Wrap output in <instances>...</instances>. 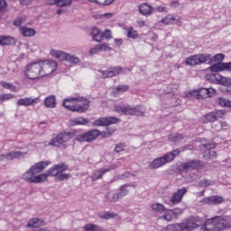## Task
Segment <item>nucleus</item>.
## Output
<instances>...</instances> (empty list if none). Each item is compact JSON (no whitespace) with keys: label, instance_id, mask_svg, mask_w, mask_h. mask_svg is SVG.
<instances>
[{"label":"nucleus","instance_id":"12","mask_svg":"<svg viewBox=\"0 0 231 231\" xmlns=\"http://www.w3.org/2000/svg\"><path fill=\"white\" fill-rule=\"evenodd\" d=\"M181 224L184 231H192L201 226V219L199 217H189L186 222Z\"/></svg>","mask_w":231,"mask_h":231},{"label":"nucleus","instance_id":"20","mask_svg":"<svg viewBox=\"0 0 231 231\" xmlns=\"http://www.w3.org/2000/svg\"><path fill=\"white\" fill-rule=\"evenodd\" d=\"M164 212L165 213L161 217V219H164V221H172V219H176L180 214L183 213L181 209H170Z\"/></svg>","mask_w":231,"mask_h":231},{"label":"nucleus","instance_id":"22","mask_svg":"<svg viewBox=\"0 0 231 231\" xmlns=\"http://www.w3.org/2000/svg\"><path fill=\"white\" fill-rule=\"evenodd\" d=\"M218 227H220V231L226 230V228L231 227V217L230 216H224V217H217Z\"/></svg>","mask_w":231,"mask_h":231},{"label":"nucleus","instance_id":"15","mask_svg":"<svg viewBox=\"0 0 231 231\" xmlns=\"http://www.w3.org/2000/svg\"><path fill=\"white\" fill-rule=\"evenodd\" d=\"M113 124H118V118L116 117H100L93 122L95 127H102L106 125H111Z\"/></svg>","mask_w":231,"mask_h":231},{"label":"nucleus","instance_id":"6","mask_svg":"<svg viewBox=\"0 0 231 231\" xmlns=\"http://www.w3.org/2000/svg\"><path fill=\"white\" fill-rule=\"evenodd\" d=\"M212 55L208 53H199L188 57L185 60L187 66H201L205 64L208 60H213Z\"/></svg>","mask_w":231,"mask_h":231},{"label":"nucleus","instance_id":"50","mask_svg":"<svg viewBox=\"0 0 231 231\" xmlns=\"http://www.w3.org/2000/svg\"><path fill=\"white\" fill-rule=\"evenodd\" d=\"M199 187L205 188V187H212L214 185V182L210 180L203 179L199 182Z\"/></svg>","mask_w":231,"mask_h":231},{"label":"nucleus","instance_id":"3","mask_svg":"<svg viewBox=\"0 0 231 231\" xmlns=\"http://www.w3.org/2000/svg\"><path fill=\"white\" fill-rule=\"evenodd\" d=\"M113 133H115V130L100 132L99 130L93 129L85 134L77 135L76 140L77 142H93V140H97L100 134L103 138H109L113 135Z\"/></svg>","mask_w":231,"mask_h":231},{"label":"nucleus","instance_id":"28","mask_svg":"<svg viewBox=\"0 0 231 231\" xmlns=\"http://www.w3.org/2000/svg\"><path fill=\"white\" fill-rule=\"evenodd\" d=\"M180 21H181V18L179 15L168 14L162 18L161 23L162 24H174V23H180Z\"/></svg>","mask_w":231,"mask_h":231},{"label":"nucleus","instance_id":"2","mask_svg":"<svg viewBox=\"0 0 231 231\" xmlns=\"http://www.w3.org/2000/svg\"><path fill=\"white\" fill-rule=\"evenodd\" d=\"M180 154V149H175L161 157H157L150 162L149 167L152 170L162 169V167H165L167 163H171V162H174V158Z\"/></svg>","mask_w":231,"mask_h":231},{"label":"nucleus","instance_id":"9","mask_svg":"<svg viewBox=\"0 0 231 231\" xmlns=\"http://www.w3.org/2000/svg\"><path fill=\"white\" fill-rule=\"evenodd\" d=\"M41 65V69H42V75L43 77H48V75H51L55 69H57V62L54 60H43V61H39Z\"/></svg>","mask_w":231,"mask_h":231},{"label":"nucleus","instance_id":"5","mask_svg":"<svg viewBox=\"0 0 231 231\" xmlns=\"http://www.w3.org/2000/svg\"><path fill=\"white\" fill-rule=\"evenodd\" d=\"M24 76L29 80H37V79H41L44 77V74L42 72L41 65L39 61H35L28 64L25 67Z\"/></svg>","mask_w":231,"mask_h":231},{"label":"nucleus","instance_id":"44","mask_svg":"<svg viewBox=\"0 0 231 231\" xmlns=\"http://www.w3.org/2000/svg\"><path fill=\"white\" fill-rule=\"evenodd\" d=\"M0 86L4 88V89H9L10 91H13V93H17L18 89L17 87H15L14 84L6 82V81H1Z\"/></svg>","mask_w":231,"mask_h":231},{"label":"nucleus","instance_id":"18","mask_svg":"<svg viewBox=\"0 0 231 231\" xmlns=\"http://www.w3.org/2000/svg\"><path fill=\"white\" fill-rule=\"evenodd\" d=\"M225 201L222 196L215 195L201 199L202 205H221Z\"/></svg>","mask_w":231,"mask_h":231},{"label":"nucleus","instance_id":"14","mask_svg":"<svg viewBox=\"0 0 231 231\" xmlns=\"http://www.w3.org/2000/svg\"><path fill=\"white\" fill-rule=\"evenodd\" d=\"M116 169V165L113 164L108 168H101L93 171V174L90 176L92 181H97V180H102L104 174L106 172H111V171H115Z\"/></svg>","mask_w":231,"mask_h":231},{"label":"nucleus","instance_id":"19","mask_svg":"<svg viewBox=\"0 0 231 231\" xmlns=\"http://www.w3.org/2000/svg\"><path fill=\"white\" fill-rule=\"evenodd\" d=\"M22 156H24L23 152L13 151L7 153L0 154V162H8L10 160H17Z\"/></svg>","mask_w":231,"mask_h":231},{"label":"nucleus","instance_id":"43","mask_svg":"<svg viewBox=\"0 0 231 231\" xmlns=\"http://www.w3.org/2000/svg\"><path fill=\"white\" fill-rule=\"evenodd\" d=\"M48 173H42L40 175H36L32 180V183H44V181L48 180Z\"/></svg>","mask_w":231,"mask_h":231},{"label":"nucleus","instance_id":"45","mask_svg":"<svg viewBox=\"0 0 231 231\" xmlns=\"http://www.w3.org/2000/svg\"><path fill=\"white\" fill-rule=\"evenodd\" d=\"M212 73H217L218 71H225V63H217L209 67Z\"/></svg>","mask_w":231,"mask_h":231},{"label":"nucleus","instance_id":"37","mask_svg":"<svg viewBox=\"0 0 231 231\" xmlns=\"http://www.w3.org/2000/svg\"><path fill=\"white\" fill-rule=\"evenodd\" d=\"M83 228L86 231H107L104 227L95 224H86Z\"/></svg>","mask_w":231,"mask_h":231},{"label":"nucleus","instance_id":"31","mask_svg":"<svg viewBox=\"0 0 231 231\" xmlns=\"http://www.w3.org/2000/svg\"><path fill=\"white\" fill-rule=\"evenodd\" d=\"M50 55L51 57H54V59H58L59 60H66L68 57V53L64 52L62 51H57V50H51Z\"/></svg>","mask_w":231,"mask_h":231},{"label":"nucleus","instance_id":"7","mask_svg":"<svg viewBox=\"0 0 231 231\" xmlns=\"http://www.w3.org/2000/svg\"><path fill=\"white\" fill-rule=\"evenodd\" d=\"M73 134H71V132H61L58 134L56 137L51 140L49 145H51L52 147H62L63 149H66L68 147L66 143L69 142Z\"/></svg>","mask_w":231,"mask_h":231},{"label":"nucleus","instance_id":"46","mask_svg":"<svg viewBox=\"0 0 231 231\" xmlns=\"http://www.w3.org/2000/svg\"><path fill=\"white\" fill-rule=\"evenodd\" d=\"M151 208H152L155 212H159L160 214H163V212L167 210L163 204H160L158 202L152 204Z\"/></svg>","mask_w":231,"mask_h":231},{"label":"nucleus","instance_id":"53","mask_svg":"<svg viewBox=\"0 0 231 231\" xmlns=\"http://www.w3.org/2000/svg\"><path fill=\"white\" fill-rule=\"evenodd\" d=\"M14 94H0V102H6V100H12Z\"/></svg>","mask_w":231,"mask_h":231},{"label":"nucleus","instance_id":"10","mask_svg":"<svg viewBox=\"0 0 231 231\" xmlns=\"http://www.w3.org/2000/svg\"><path fill=\"white\" fill-rule=\"evenodd\" d=\"M205 167V162L200 160H189L182 164V171H200Z\"/></svg>","mask_w":231,"mask_h":231},{"label":"nucleus","instance_id":"56","mask_svg":"<svg viewBox=\"0 0 231 231\" xmlns=\"http://www.w3.org/2000/svg\"><path fill=\"white\" fill-rule=\"evenodd\" d=\"M69 173H60L57 177L56 180L58 181H64V180H69Z\"/></svg>","mask_w":231,"mask_h":231},{"label":"nucleus","instance_id":"35","mask_svg":"<svg viewBox=\"0 0 231 231\" xmlns=\"http://www.w3.org/2000/svg\"><path fill=\"white\" fill-rule=\"evenodd\" d=\"M183 138H185V136L181 134H171L168 136L169 142L172 143H180Z\"/></svg>","mask_w":231,"mask_h":231},{"label":"nucleus","instance_id":"23","mask_svg":"<svg viewBox=\"0 0 231 231\" xmlns=\"http://www.w3.org/2000/svg\"><path fill=\"white\" fill-rule=\"evenodd\" d=\"M41 226H46V222L39 217H32L26 224L27 228H41Z\"/></svg>","mask_w":231,"mask_h":231},{"label":"nucleus","instance_id":"48","mask_svg":"<svg viewBox=\"0 0 231 231\" xmlns=\"http://www.w3.org/2000/svg\"><path fill=\"white\" fill-rule=\"evenodd\" d=\"M65 60L69 64H79V62H80V59H79V57L69 53L67 54V59Z\"/></svg>","mask_w":231,"mask_h":231},{"label":"nucleus","instance_id":"64","mask_svg":"<svg viewBox=\"0 0 231 231\" xmlns=\"http://www.w3.org/2000/svg\"><path fill=\"white\" fill-rule=\"evenodd\" d=\"M224 71H231V61L224 62Z\"/></svg>","mask_w":231,"mask_h":231},{"label":"nucleus","instance_id":"13","mask_svg":"<svg viewBox=\"0 0 231 231\" xmlns=\"http://www.w3.org/2000/svg\"><path fill=\"white\" fill-rule=\"evenodd\" d=\"M206 80L209 82H220L223 86H231V79L230 78H223L219 73H210L206 75Z\"/></svg>","mask_w":231,"mask_h":231},{"label":"nucleus","instance_id":"60","mask_svg":"<svg viewBox=\"0 0 231 231\" xmlns=\"http://www.w3.org/2000/svg\"><path fill=\"white\" fill-rule=\"evenodd\" d=\"M24 23V19L23 17H18L14 21V26H21Z\"/></svg>","mask_w":231,"mask_h":231},{"label":"nucleus","instance_id":"49","mask_svg":"<svg viewBox=\"0 0 231 231\" xmlns=\"http://www.w3.org/2000/svg\"><path fill=\"white\" fill-rule=\"evenodd\" d=\"M218 106L221 107H231V101L223 97H218L217 99Z\"/></svg>","mask_w":231,"mask_h":231},{"label":"nucleus","instance_id":"29","mask_svg":"<svg viewBox=\"0 0 231 231\" xmlns=\"http://www.w3.org/2000/svg\"><path fill=\"white\" fill-rule=\"evenodd\" d=\"M120 199L117 191L110 190L105 195V201H109L110 203H116Z\"/></svg>","mask_w":231,"mask_h":231},{"label":"nucleus","instance_id":"17","mask_svg":"<svg viewBox=\"0 0 231 231\" xmlns=\"http://www.w3.org/2000/svg\"><path fill=\"white\" fill-rule=\"evenodd\" d=\"M68 171V166L64 163H59L50 168L47 171V176H59V174H62V172H66Z\"/></svg>","mask_w":231,"mask_h":231},{"label":"nucleus","instance_id":"11","mask_svg":"<svg viewBox=\"0 0 231 231\" xmlns=\"http://www.w3.org/2000/svg\"><path fill=\"white\" fill-rule=\"evenodd\" d=\"M200 226L203 231H220L217 217L207 219Z\"/></svg>","mask_w":231,"mask_h":231},{"label":"nucleus","instance_id":"34","mask_svg":"<svg viewBox=\"0 0 231 231\" xmlns=\"http://www.w3.org/2000/svg\"><path fill=\"white\" fill-rule=\"evenodd\" d=\"M127 187H131L130 184H125L122 185L119 189L116 190L117 196H119V199H122V198H125V196H127L129 194V189H127Z\"/></svg>","mask_w":231,"mask_h":231},{"label":"nucleus","instance_id":"36","mask_svg":"<svg viewBox=\"0 0 231 231\" xmlns=\"http://www.w3.org/2000/svg\"><path fill=\"white\" fill-rule=\"evenodd\" d=\"M70 125H86L88 119L84 117H75L69 120Z\"/></svg>","mask_w":231,"mask_h":231},{"label":"nucleus","instance_id":"8","mask_svg":"<svg viewBox=\"0 0 231 231\" xmlns=\"http://www.w3.org/2000/svg\"><path fill=\"white\" fill-rule=\"evenodd\" d=\"M189 192V189L183 187L177 191H175L170 200L167 202V200H164V203L167 205H170L171 207H174V205H178L179 203H181L183 200V196H185Z\"/></svg>","mask_w":231,"mask_h":231},{"label":"nucleus","instance_id":"58","mask_svg":"<svg viewBox=\"0 0 231 231\" xmlns=\"http://www.w3.org/2000/svg\"><path fill=\"white\" fill-rule=\"evenodd\" d=\"M115 2V0H97L98 5H102V6H108Z\"/></svg>","mask_w":231,"mask_h":231},{"label":"nucleus","instance_id":"51","mask_svg":"<svg viewBox=\"0 0 231 231\" xmlns=\"http://www.w3.org/2000/svg\"><path fill=\"white\" fill-rule=\"evenodd\" d=\"M127 37L129 39H136V37H138V32L133 27H130L127 30Z\"/></svg>","mask_w":231,"mask_h":231},{"label":"nucleus","instance_id":"27","mask_svg":"<svg viewBox=\"0 0 231 231\" xmlns=\"http://www.w3.org/2000/svg\"><path fill=\"white\" fill-rule=\"evenodd\" d=\"M138 8L142 15H152V14H154V7L151 6L147 3L140 5Z\"/></svg>","mask_w":231,"mask_h":231},{"label":"nucleus","instance_id":"39","mask_svg":"<svg viewBox=\"0 0 231 231\" xmlns=\"http://www.w3.org/2000/svg\"><path fill=\"white\" fill-rule=\"evenodd\" d=\"M125 91H129V85H119L113 89L114 95H122Z\"/></svg>","mask_w":231,"mask_h":231},{"label":"nucleus","instance_id":"63","mask_svg":"<svg viewBox=\"0 0 231 231\" xmlns=\"http://www.w3.org/2000/svg\"><path fill=\"white\" fill-rule=\"evenodd\" d=\"M223 59H225V55L218 53L216 54L215 56H213V60H217V62H221V60H223Z\"/></svg>","mask_w":231,"mask_h":231},{"label":"nucleus","instance_id":"47","mask_svg":"<svg viewBox=\"0 0 231 231\" xmlns=\"http://www.w3.org/2000/svg\"><path fill=\"white\" fill-rule=\"evenodd\" d=\"M97 216L100 219H113V217H116V214L106 211L99 212Z\"/></svg>","mask_w":231,"mask_h":231},{"label":"nucleus","instance_id":"32","mask_svg":"<svg viewBox=\"0 0 231 231\" xmlns=\"http://www.w3.org/2000/svg\"><path fill=\"white\" fill-rule=\"evenodd\" d=\"M90 35L96 42H102V32L98 27H93Z\"/></svg>","mask_w":231,"mask_h":231},{"label":"nucleus","instance_id":"42","mask_svg":"<svg viewBox=\"0 0 231 231\" xmlns=\"http://www.w3.org/2000/svg\"><path fill=\"white\" fill-rule=\"evenodd\" d=\"M165 231H184L183 225L180 224H171L165 227Z\"/></svg>","mask_w":231,"mask_h":231},{"label":"nucleus","instance_id":"25","mask_svg":"<svg viewBox=\"0 0 231 231\" xmlns=\"http://www.w3.org/2000/svg\"><path fill=\"white\" fill-rule=\"evenodd\" d=\"M100 51H111V47L106 43L97 44L89 50V55H97Z\"/></svg>","mask_w":231,"mask_h":231},{"label":"nucleus","instance_id":"62","mask_svg":"<svg viewBox=\"0 0 231 231\" xmlns=\"http://www.w3.org/2000/svg\"><path fill=\"white\" fill-rule=\"evenodd\" d=\"M218 127H220V131H226L228 129V124L226 122H219Z\"/></svg>","mask_w":231,"mask_h":231},{"label":"nucleus","instance_id":"52","mask_svg":"<svg viewBox=\"0 0 231 231\" xmlns=\"http://www.w3.org/2000/svg\"><path fill=\"white\" fill-rule=\"evenodd\" d=\"M199 96L201 97V98H208V88H199Z\"/></svg>","mask_w":231,"mask_h":231},{"label":"nucleus","instance_id":"30","mask_svg":"<svg viewBox=\"0 0 231 231\" xmlns=\"http://www.w3.org/2000/svg\"><path fill=\"white\" fill-rule=\"evenodd\" d=\"M47 5H57L60 8H64V6H71V0H47Z\"/></svg>","mask_w":231,"mask_h":231},{"label":"nucleus","instance_id":"38","mask_svg":"<svg viewBox=\"0 0 231 231\" xmlns=\"http://www.w3.org/2000/svg\"><path fill=\"white\" fill-rule=\"evenodd\" d=\"M216 114L214 112H210L201 117L203 124H209V122H216Z\"/></svg>","mask_w":231,"mask_h":231},{"label":"nucleus","instance_id":"21","mask_svg":"<svg viewBox=\"0 0 231 231\" xmlns=\"http://www.w3.org/2000/svg\"><path fill=\"white\" fill-rule=\"evenodd\" d=\"M51 163L50 161H42L39 162L34 163L32 166H31V171H32V174L36 176V174H40V172H42L44 169L47 168L48 165Z\"/></svg>","mask_w":231,"mask_h":231},{"label":"nucleus","instance_id":"1","mask_svg":"<svg viewBox=\"0 0 231 231\" xmlns=\"http://www.w3.org/2000/svg\"><path fill=\"white\" fill-rule=\"evenodd\" d=\"M62 106L69 111L86 113L89 109V100L84 97H69L63 100Z\"/></svg>","mask_w":231,"mask_h":231},{"label":"nucleus","instance_id":"40","mask_svg":"<svg viewBox=\"0 0 231 231\" xmlns=\"http://www.w3.org/2000/svg\"><path fill=\"white\" fill-rule=\"evenodd\" d=\"M44 104L46 107H49L50 109H53L55 107L57 102L55 101V96H49L45 98Z\"/></svg>","mask_w":231,"mask_h":231},{"label":"nucleus","instance_id":"54","mask_svg":"<svg viewBox=\"0 0 231 231\" xmlns=\"http://www.w3.org/2000/svg\"><path fill=\"white\" fill-rule=\"evenodd\" d=\"M207 154H208L209 160H215L217 157V153L214 150H209L208 152H205L204 157H207Z\"/></svg>","mask_w":231,"mask_h":231},{"label":"nucleus","instance_id":"33","mask_svg":"<svg viewBox=\"0 0 231 231\" xmlns=\"http://www.w3.org/2000/svg\"><path fill=\"white\" fill-rule=\"evenodd\" d=\"M19 30L23 37H33L37 33L34 29L26 26H21Z\"/></svg>","mask_w":231,"mask_h":231},{"label":"nucleus","instance_id":"61","mask_svg":"<svg viewBox=\"0 0 231 231\" xmlns=\"http://www.w3.org/2000/svg\"><path fill=\"white\" fill-rule=\"evenodd\" d=\"M204 147L208 151H212L213 149H216V143H208L204 145Z\"/></svg>","mask_w":231,"mask_h":231},{"label":"nucleus","instance_id":"55","mask_svg":"<svg viewBox=\"0 0 231 231\" xmlns=\"http://www.w3.org/2000/svg\"><path fill=\"white\" fill-rule=\"evenodd\" d=\"M104 39H106V41L113 39V36H111V30L106 29L102 32V41H104Z\"/></svg>","mask_w":231,"mask_h":231},{"label":"nucleus","instance_id":"26","mask_svg":"<svg viewBox=\"0 0 231 231\" xmlns=\"http://www.w3.org/2000/svg\"><path fill=\"white\" fill-rule=\"evenodd\" d=\"M17 40L14 36L0 35V46H14Z\"/></svg>","mask_w":231,"mask_h":231},{"label":"nucleus","instance_id":"4","mask_svg":"<svg viewBox=\"0 0 231 231\" xmlns=\"http://www.w3.org/2000/svg\"><path fill=\"white\" fill-rule=\"evenodd\" d=\"M115 110L116 113H119V115H132L134 116H143V113H145V108L142 106H131L130 105H115Z\"/></svg>","mask_w":231,"mask_h":231},{"label":"nucleus","instance_id":"41","mask_svg":"<svg viewBox=\"0 0 231 231\" xmlns=\"http://www.w3.org/2000/svg\"><path fill=\"white\" fill-rule=\"evenodd\" d=\"M33 178H35V175L31 168L23 174V180L29 183H33Z\"/></svg>","mask_w":231,"mask_h":231},{"label":"nucleus","instance_id":"24","mask_svg":"<svg viewBox=\"0 0 231 231\" xmlns=\"http://www.w3.org/2000/svg\"><path fill=\"white\" fill-rule=\"evenodd\" d=\"M35 104H39V97L32 98V97H24L17 100V106H23L24 107H29V106H35Z\"/></svg>","mask_w":231,"mask_h":231},{"label":"nucleus","instance_id":"57","mask_svg":"<svg viewBox=\"0 0 231 231\" xmlns=\"http://www.w3.org/2000/svg\"><path fill=\"white\" fill-rule=\"evenodd\" d=\"M124 149H125V143H119L116 145L115 152L117 153L122 152V151H124Z\"/></svg>","mask_w":231,"mask_h":231},{"label":"nucleus","instance_id":"59","mask_svg":"<svg viewBox=\"0 0 231 231\" xmlns=\"http://www.w3.org/2000/svg\"><path fill=\"white\" fill-rule=\"evenodd\" d=\"M216 119L217 120V118H223V116H225V115L226 114V112L225 110H217V112H214Z\"/></svg>","mask_w":231,"mask_h":231},{"label":"nucleus","instance_id":"16","mask_svg":"<svg viewBox=\"0 0 231 231\" xmlns=\"http://www.w3.org/2000/svg\"><path fill=\"white\" fill-rule=\"evenodd\" d=\"M122 67H112L106 70H99L102 79H111L116 77L122 73Z\"/></svg>","mask_w":231,"mask_h":231}]
</instances>
